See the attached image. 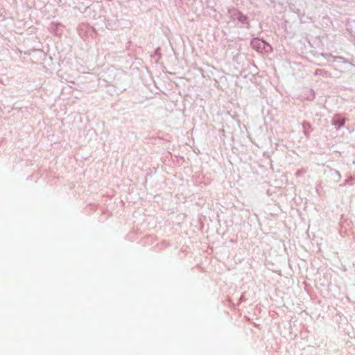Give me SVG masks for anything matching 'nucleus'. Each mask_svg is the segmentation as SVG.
Here are the masks:
<instances>
[{
    "label": "nucleus",
    "mask_w": 355,
    "mask_h": 355,
    "mask_svg": "<svg viewBox=\"0 0 355 355\" xmlns=\"http://www.w3.org/2000/svg\"><path fill=\"white\" fill-rule=\"evenodd\" d=\"M247 19L246 17L244 16V15H241L239 18V20L241 21V22H244Z\"/></svg>",
    "instance_id": "f257e3e1"
},
{
    "label": "nucleus",
    "mask_w": 355,
    "mask_h": 355,
    "mask_svg": "<svg viewBox=\"0 0 355 355\" xmlns=\"http://www.w3.org/2000/svg\"><path fill=\"white\" fill-rule=\"evenodd\" d=\"M257 41H253V45H254V43L257 42Z\"/></svg>",
    "instance_id": "f03ea898"
}]
</instances>
